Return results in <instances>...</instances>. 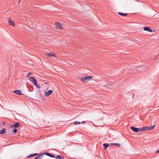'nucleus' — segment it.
Wrapping results in <instances>:
<instances>
[{
	"instance_id": "1",
	"label": "nucleus",
	"mask_w": 159,
	"mask_h": 159,
	"mask_svg": "<svg viewBox=\"0 0 159 159\" xmlns=\"http://www.w3.org/2000/svg\"><path fill=\"white\" fill-rule=\"evenodd\" d=\"M29 80L34 85L36 86L37 88H40L39 85L37 84L36 80L34 77H30Z\"/></svg>"
},
{
	"instance_id": "14",
	"label": "nucleus",
	"mask_w": 159,
	"mask_h": 159,
	"mask_svg": "<svg viewBox=\"0 0 159 159\" xmlns=\"http://www.w3.org/2000/svg\"><path fill=\"white\" fill-rule=\"evenodd\" d=\"M38 154L37 153H34V154H31L29 156H27V157L28 158H29V157H34V156H36L38 155Z\"/></svg>"
},
{
	"instance_id": "11",
	"label": "nucleus",
	"mask_w": 159,
	"mask_h": 159,
	"mask_svg": "<svg viewBox=\"0 0 159 159\" xmlns=\"http://www.w3.org/2000/svg\"><path fill=\"white\" fill-rule=\"evenodd\" d=\"M143 30H144L148 31L150 32H152L151 29L149 27H144Z\"/></svg>"
},
{
	"instance_id": "12",
	"label": "nucleus",
	"mask_w": 159,
	"mask_h": 159,
	"mask_svg": "<svg viewBox=\"0 0 159 159\" xmlns=\"http://www.w3.org/2000/svg\"><path fill=\"white\" fill-rule=\"evenodd\" d=\"M20 123L18 122H16L14 125H11V127L17 128L20 125Z\"/></svg>"
},
{
	"instance_id": "2",
	"label": "nucleus",
	"mask_w": 159,
	"mask_h": 159,
	"mask_svg": "<svg viewBox=\"0 0 159 159\" xmlns=\"http://www.w3.org/2000/svg\"><path fill=\"white\" fill-rule=\"evenodd\" d=\"M92 78L93 77L92 76L83 77L81 78V80L83 82H86L87 81L91 80Z\"/></svg>"
},
{
	"instance_id": "4",
	"label": "nucleus",
	"mask_w": 159,
	"mask_h": 159,
	"mask_svg": "<svg viewBox=\"0 0 159 159\" xmlns=\"http://www.w3.org/2000/svg\"><path fill=\"white\" fill-rule=\"evenodd\" d=\"M156 126V125H154L152 126H146L143 127V131L145 130H152Z\"/></svg>"
},
{
	"instance_id": "17",
	"label": "nucleus",
	"mask_w": 159,
	"mask_h": 159,
	"mask_svg": "<svg viewBox=\"0 0 159 159\" xmlns=\"http://www.w3.org/2000/svg\"><path fill=\"white\" fill-rule=\"evenodd\" d=\"M109 145L108 143H104L103 144V146L105 149H106L109 147Z\"/></svg>"
},
{
	"instance_id": "25",
	"label": "nucleus",
	"mask_w": 159,
	"mask_h": 159,
	"mask_svg": "<svg viewBox=\"0 0 159 159\" xmlns=\"http://www.w3.org/2000/svg\"><path fill=\"white\" fill-rule=\"evenodd\" d=\"M2 124H5V122H2Z\"/></svg>"
},
{
	"instance_id": "15",
	"label": "nucleus",
	"mask_w": 159,
	"mask_h": 159,
	"mask_svg": "<svg viewBox=\"0 0 159 159\" xmlns=\"http://www.w3.org/2000/svg\"><path fill=\"white\" fill-rule=\"evenodd\" d=\"M6 131V130L4 128H3L2 130H0V134H2L5 133Z\"/></svg>"
},
{
	"instance_id": "3",
	"label": "nucleus",
	"mask_w": 159,
	"mask_h": 159,
	"mask_svg": "<svg viewBox=\"0 0 159 159\" xmlns=\"http://www.w3.org/2000/svg\"><path fill=\"white\" fill-rule=\"evenodd\" d=\"M130 128L132 130L136 132H137L139 131L142 132L143 131V127L138 128H137L132 126Z\"/></svg>"
},
{
	"instance_id": "23",
	"label": "nucleus",
	"mask_w": 159,
	"mask_h": 159,
	"mask_svg": "<svg viewBox=\"0 0 159 159\" xmlns=\"http://www.w3.org/2000/svg\"><path fill=\"white\" fill-rule=\"evenodd\" d=\"M82 123L83 124H85L86 123V122L85 121H83Z\"/></svg>"
},
{
	"instance_id": "5",
	"label": "nucleus",
	"mask_w": 159,
	"mask_h": 159,
	"mask_svg": "<svg viewBox=\"0 0 159 159\" xmlns=\"http://www.w3.org/2000/svg\"><path fill=\"white\" fill-rule=\"evenodd\" d=\"M8 24L9 25H11L13 26H15V24L14 21H12L11 18H9L8 19Z\"/></svg>"
},
{
	"instance_id": "9",
	"label": "nucleus",
	"mask_w": 159,
	"mask_h": 159,
	"mask_svg": "<svg viewBox=\"0 0 159 159\" xmlns=\"http://www.w3.org/2000/svg\"><path fill=\"white\" fill-rule=\"evenodd\" d=\"M55 25L56 26V28L57 29H61V23H58V22H56L55 23Z\"/></svg>"
},
{
	"instance_id": "20",
	"label": "nucleus",
	"mask_w": 159,
	"mask_h": 159,
	"mask_svg": "<svg viewBox=\"0 0 159 159\" xmlns=\"http://www.w3.org/2000/svg\"><path fill=\"white\" fill-rule=\"evenodd\" d=\"M74 123L75 125L80 124H81V123L80 122L77 121H74Z\"/></svg>"
},
{
	"instance_id": "10",
	"label": "nucleus",
	"mask_w": 159,
	"mask_h": 159,
	"mask_svg": "<svg viewBox=\"0 0 159 159\" xmlns=\"http://www.w3.org/2000/svg\"><path fill=\"white\" fill-rule=\"evenodd\" d=\"M46 55L49 57H55L56 56L55 54L52 52L47 53Z\"/></svg>"
},
{
	"instance_id": "8",
	"label": "nucleus",
	"mask_w": 159,
	"mask_h": 159,
	"mask_svg": "<svg viewBox=\"0 0 159 159\" xmlns=\"http://www.w3.org/2000/svg\"><path fill=\"white\" fill-rule=\"evenodd\" d=\"M42 154H43V155H45L48 156H49V157H53V158L55 157V156H54V155H53L49 153L48 152L43 153Z\"/></svg>"
},
{
	"instance_id": "6",
	"label": "nucleus",
	"mask_w": 159,
	"mask_h": 159,
	"mask_svg": "<svg viewBox=\"0 0 159 159\" xmlns=\"http://www.w3.org/2000/svg\"><path fill=\"white\" fill-rule=\"evenodd\" d=\"M52 93V91L51 90H50L47 92H45L44 95L45 96L48 97Z\"/></svg>"
},
{
	"instance_id": "18",
	"label": "nucleus",
	"mask_w": 159,
	"mask_h": 159,
	"mask_svg": "<svg viewBox=\"0 0 159 159\" xmlns=\"http://www.w3.org/2000/svg\"><path fill=\"white\" fill-rule=\"evenodd\" d=\"M111 145H113V146H116L118 147L120 146V144L118 143H112L111 144Z\"/></svg>"
},
{
	"instance_id": "7",
	"label": "nucleus",
	"mask_w": 159,
	"mask_h": 159,
	"mask_svg": "<svg viewBox=\"0 0 159 159\" xmlns=\"http://www.w3.org/2000/svg\"><path fill=\"white\" fill-rule=\"evenodd\" d=\"M13 92L15 93L18 95H23V94L21 93V91L19 90H15Z\"/></svg>"
},
{
	"instance_id": "26",
	"label": "nucleus",
	"mask_w": 159,
	"mask_h": 159,
	"mask_svg": "<svg viewBox=\"0 0 159 159\" xmlns=\"http://www.w3.org/2000/svg\"><path fill=\"white\" fill-rule=\"evenodd\" d=\"M20 0H19V2H20Z\"/></svg>"
},
{
	"instance_id": "13",
	"label": "nucleus",
	"mask_w": 159,
	"mask_h": 159,
	"mask_svg": "<svg viewBox=\"0 0 159 159\" xmlns=\"http://www.w3.org/2000/svg\"><path fill=\"white\" fill-rule=\"evenodd\" d=\"M43 157V154H40L36 157L34 159H42Z\"/></svg>"
},
{
	"instance_id": "21",
	"label": "nucleus",
	"mask_w": 159,
	"mask_h": 159,
	"mask_svg": "<svg viewBox=\"0 0 159 159\" xmlns=\"http://www.w3.org/2000/svg\"><path fill=\"white\" fill-rule=\"evenodd\" d=\"M17 129H14L13 130V132L16 133L17 132Z\"/></svg>"
},
{
	"instance_id": "24",
	"label": "nucleus",
	"mask_w": 159,
	"mask_h": 159,
	"mask_svg": "<svg viewBox=\"0 0 159 159\" xmlns=\"http://www.w3.org/2000/svg\"><path fill=\"white\" fill-rule=\"evenodd\" d=\"M156 153H159V150L156 152Z\"/></svg>"
},
{
	"instance_id": "27",
	"label": "nucleus",
	"mask_w": 159,
	"mask_h": 159,
	"mask_svg": "<svg viewBox=\"0 0 159 159\" xmlns=\"http://www.w3.org/2000/svg\"><path fill=\"white\" fill-rule=\"evenodd\" d=\"M158 56H159V54H158Z\"/></svg>"
},
{
	"instance_id": "19",
	"label": "nucleus",
	"mask_w": 159,
	"mask_h": 159,
	"mask_svg": "<svg viewBox=\"0 0 159 159\" xmlns=\"http://www.w3.org/2000/svg\"><path fill=\"white\" fill-rule=\"evenodd\" d=\"M56 158H59V159H63L64 157H63L62 156L61 157L59 155H58L56 157Z\"/></svg>"
},
{
	"instance_id": "22",
	"label": "nucleus",
	"mask_w": 159,
	"mask_h": 159,
	"mask_svg": "<svg viewBox=\"0 0 159 159\" xmlns=\"http://www.w3.org/2000/svg\"><path fill=\"white\" fill-rule=\"evenodd\" d=\"M31 74H32V73H30V72H29V73H28V76H29V75H31Z\"/></svg>"
},
{
	"instance_id": "16",
	"label": "nucleus",
	"mask_w": 159,
	"mask_h": 159,
	"mask_svg": "<svg viewBox=\"0 0 159 159\" xmlns=\"http://www.w3.org/2000/svg\"><path fill=\"white\" fill-rule=\"evenodd\" d=\"M118 13L121 16H126L127 15V13H123L120 12H118Z\"/></svg>"
}]
</instances>
